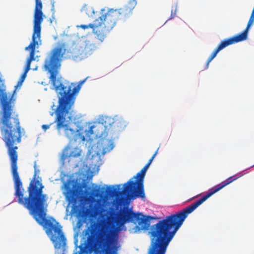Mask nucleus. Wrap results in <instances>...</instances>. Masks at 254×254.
<instances>
[{
  "instance_id": "obj_20",
  "label": "nucleus",
  "mask_w": 254,
  "mask_h": 254,
  "mask_svg": "<svg viewBox=\"0 0 254 254\" xmlns=\"http://www.w3.org/2000/svg\"><path fill=\"white\" fill-rule=\"evenodd\" d=\"M114 147V142L111 140H109L108 146L104 148L103 150L105 152L110 151L111 150H112Z\"/></svg>"
},
{
  "instance_id": "obj_23",
  "label": "nucleus",
  "mask_w": 254,
  "mask_h": 254,
  "mask_svg": "<svg viewBox=\"0 0 254 254\" xmlns=\"http://www.w3.org/2000/svg\"><path fill=\"white\" fill-rule=\"evenodd\" d=\"M44 129V131H46V129L48 128L47 127L43 128Z\"/></svg>"
},
{
  "instance_id": "obj_24",
  "label": "nucleus",
  "mask_w": 254,
  "mask_h": 254,
  "mask_svg": "<svg viewBox=\"0 0 254 254\" xmlns=\"http://www.w3.org/2000/svg\"><path fill=\"white\" fill-rule=\"evenodd\" d=\"M55 106V105H54V104L52 106V108H53V110H54V107Z\"/></svg>"
},
{
  "instance_id": "obj_18",
  "label": "nucleus",
  "mask_w": 254,
  "mask_h": 254,
  "mask_svg": "<svg viewBox=\"0 0 254 254\" xmlns=\"http://www.w3.org/2000/svg\"><path fill=\"white\" fill-rule=\"evenodd\" d=\"M30 69L29 68H27L26 67H25V69H24V72L22 73V74L21 75L19 80H18L17 83V85L16 86H15V90L13 91V92L15 90H16V89L18 87H20L22 84V83L23 82V81H24L26 76H27V72H28V71L30 70Z\"/></svg>"
},
{
  "instance_id": "obj_2",
  "label": "nucleus",
  "mask_w": 254,
  "mask_h": 254,
  "mask_svg": "<svg viewBox=\"0 0 254 254\" xmlns=\"http://www.w3.org/2000/svg\"><path fill=\"white\" fill-rule=\"evenodd\" d=\"M65 46L61 44L54 48L44 64V67L50 73V79L58 98V105L55 110L57 127H68L72 123V118L69 113L74 104L76 94L86 80H81L77 85L61 76L57 78L61 62L65 53Z\"/></svg>"
},
{
  "instance_id": "obj_9",
  "label": "nucleus",
  "mask_w": 254,
  "mask_h": 254,
  "mask_svg": "<svg viewBox=\"0 0 254 254\" xmlns=\"http://www.w3.org/2000/svg\"><path fill=\"white\" fill-rule=\"evenodd\" d=\"M152 237L148 254H165L172 240V231H150Z\"/></svg>"
},
{
  "instance_id": "obj_19",
  "label": "nucleus",
  "mask_w": 254,
  "mask_h": 254,
  "mask_svg": "<svg viewBox=\"0 0 254 254\" xmlns=\"http://www.w3.org/2000/svg\"><path fill=\"white\" fill-rule=\"evenodd\" d=\"M106 192L107 195L113 196L117 194L118 190L116 189L109 187L107 189Z\"/></svg>"
},
{
  "instance_id": "obj_17",
  "label": "nucleus",
  "mask_w": 254,
  "mask_h": 254,
  "mask_svg": "<svg viewBox=\"0 0 254 254\" xmlns=\"http://www.w3.org/2000/svg\"><path fill=\"white\" fill-rule=\"evenodd\" d=\"M81 11L86 13L89 17H93L95 14L93 8L87 4H84L82 7Z\"/></svg>"
},
{
  "instance_id": "obj_3",
  "label": "nucleus",
  "mask_w": 254,
  "mask_h": 254,
  "mask_svg": "<svg viewBox=\"0 0 254 254\" xmlns=\"http://www.w3.org/2000/svg\"><path fill=\"white\" fill-rule=\"evenodd\" d=\"M94 205L90 204L91 211L95 216L102 219L91 222L90 226L83 233L87 237L84 247H80V254L93 249L96 245L106 253H111L118 250V236L115 230L116 218L111 216H106V210L99 199H95Z\"/></svg>"
},
{
  "instance_id": "obj_6",
  "label": "nucleus",
  "mask_w": 254,
  "mask_h": 254,
  "mask_svg": "<svg viewBox=\"0 0 254 254\" xmlns=\"http://www.w3.org/2000/svg\"><path fill=\"white\" fill-rule=\"evenodd\" d=\"M241 175L236 174L230 177L219 184L209 189L205 194L203 195L201 197L196 200L195 202L186 207L181 211L176 213V232L182 226L184 221L189 214L192 212L196 208H197L213 194L217 192L225 186L232 183L233 181L236 180L241 177Z\"/></svg>"
},
{
  "instance_id": "obj_7",
  "label": "nucleus",
  "mask_w": 254,
  "mask_h": 254,
  "mask_svg": "<svg viewBox=\"0 0 254 254\" xmlns=\"http://www.w3.org/2000/svg\"><path fill=\"white\" fill-rule=\"evenodd\" d=\"M42 2L41 0H35V6L34 13L33 33L32 41L25 48V51L30 50V55L28 58L25 67L30 69L32 61L35 60V49L41 45V24L44 19V14L42 12Z\"/></svg>"
},
{
  "instance_id": "obj_16",
  "label": "nucleus",
  "mask_w": 254,
  "mask_h": 254,
  "mask_svg": "<svg viewBox=\"0 0 254 254\" xmlns=\"http://www.w3.org/2000/svg\"><path fill=\"white\" fill-rule=\"evenodd\" d=\"M65 196L66 200L68 201L69 203H71L74 202L76 200V192L72 188L68 187L66 189Z\"/></svg>"
},
{
  "instance_id": "obj_22",
  "label": "nucleus",
  "mask_w": 254,
  "mask_h": 254,
  "mask_svg": "<svg viewBox=\"0 0 254 254\" xmlns=\"http://www.w3.org/2000/svg\"><path fill=\"white\" fill-rule=\"evenodd\" d=\"M42 127H49V126L47 125H43Z\"/></svg>"
},
{
  "instance_id": "obj_11",
  "label": "nucleus",
  "mask_w": 254,
  "mask_h": 254,
  "mask_svg": "<svg viewBox=\"0 0 254 254\" xmlns=\"http://www.w3.org/2000/svg\"><path fill=\"white\" fill-rule=\"evenodd\" d=\"M93 128H89L88 130H84V128H77L76 130L73 128H64V132L65 136L71 140L76 141L80 140L82 141L85 140L91 142L93 140Z\"/></svg>"
},
{
  "instance_id": "obj_12",
  "label": "nucleus",
  "mask_w": 254,
  "mask_h": 254,
  "mask_svg": "<svg viewBox=\"0 0 254 254\" xmlns=\"http://www.w3.org/2000/svg\"><path fill=\"white\" fill-rule=\"evenodd\" d=\"M124 121L118 116H116L114 117L111 116L100 115L98 118L93 122H89L87 124L88 127H96L98 125L102 126L104 127H110L113 124H116V125L118 126L119 124L121 125V123Z\"/></svg>"
},
{
  "instance_id": "obj_14",
  "label": "nucleus",
  "mask_w": 254,
  "mask_h": 254,
  "mask_svg": "<svg viewBox=\"0 0 254 254\" xmlns=\"http://www.w3.org/2000/svg\"><path fill=\"white\" fill-rule=\"evenodd\" d=\"M69 150V147H66L64 149L62 155V159L64 161L69 157L75 158L81 155V150L77 147L74 148L71 151H70Z\"/></svg>"
},
{
  "instance_id": "obj_4",
  "label": "nucleus",
  "mask_w": 254,
  "mask_h": 254,
  "mask_svg": "<svg viewBox=\"0 0 254 254\" xmlns=\"http://www.w3.org/2000/svg\"><path fill=\"white\" fill-rule=\"evenodd\" d=\"M137 4L136 0H129L127 4L119 9H110L99 17L100 22L88 25L81 24L77 27L83 29L91 28L97 38L103 42L107 33L110 31L119 22H124L132 14V10Z\"/></svg>"
},
{
  "instance_id": "obj_1",
  "label": "nucleus",
  "mask_w": 254,
  "mask_h": 254,
  "mask_svg": "<svg viewBox=\"0 0 254 254\" xmlns=\"http://www.w3.org/2000/svg\"><path fill=\"white\" fill-rule=\"evenodd\" d=\"M20 129L1 128V132L3 133V139L7 148V154L10 161L11 172L14 184V195L17 198L18 202L26 208L36 221L44 227L55 248H62L64 250L66 238L59 223L53 218H46L48 197L43 193L44 186L40 181L36 180V173L27 188L28 196L24 197L22 183L17 171L18 153L16 150L18 147L14 146L21 141Z\"/></svg>"
},
{
  "instance_id": "obj_8",
  "label": "nucleus",
  "mask_w": 254,
  "mask_h": 254,
  "mask_svg": "<svg viewBox=\"0 0 254 254\" xmlns=\"http://www.w3.org/2000/svg\"><path fill=\"white\" fill-rule=\"evenodd\" d=\"M149 164H146L144 167L137 173L132 179L135 181L130 180L124 185V193L128 200H134L138 197L144 199L145 194L144 190V179L146 172L149 167Z\"/></svg>"
},
{
  "instance_id": "obj_15",
  "label": "nucleus",
  "mask_w": 254,
  "mask_h": 254,
  "mask_svg": "<svg viewBox=\"0 0 254 254\" xmlns=\"http://www.w3.org/2000/svg\"><path fill=\"white\" fill-rule=\"evenodd\" d=\"M82 187L85 188L83 194L86 197L94 198L101 195L100 190L99 189H93L92 191H90L91 189L90 187L88 186L86 184H84Z\"/></svg>"
},
{
  "instance_id": "obj_13",
  "label": "nucleus",
  "mask_w": 254,
  "mask_h": 254,
  "mask_svg": "<svg viewBox=\"0 0 254 254\" xmlns=\"http://www.w3.org/2000/svg\"><path fill=\"white\" fill-rule=\"evenodd\" d=\"M238 43V42L233 37L225 39L218 45L216 49L213 51L211 56L209 57L207 61L205 68H208L209 63L216 56L217 54L220 51L225 48V47L234 43Z\"/></svg>"
},
{
  "instance_id": "obj_5",
  "label": "nucleus",
  "mask_w": 254,
  "mask_h": 254,
  "mask_svg": "<svg viewBox=\"0 0 254 254\" xmlns=\"http://www.w3.org/2000/svg\"><path fill=\"white\" fill-rule=\"evenodd\" d=\"M15 91L12 94L6 92L4 81L0 76V104L2 116L0 123L3 127H20L18 115L13 112L15 106Z\"/></svg>"
},
{
  "instance_id": "obj_21",
  "label": "nucleus",
  "mask_w": 254,
  "mask_h": 254,
  "mask_svg": "<svg viewBox=\"0 0 254 254\" xmlns=\"http://www.w3.org/2000/svg\"><path fill=\"white\" fill-rule=\"evenodd\" d=\"M157 153V151H156L155 153L153 155V156H152V157L149 160L147 164H149V165H150L151 163H152L153 160L154 159V157H155V156L156 155Z\"/></svg>"
},
{
  "instance_id": "obj_10",
  "label": "nucleus",
  "mask_w": 254,
  "mask_h": 254,
  "mask_svg": "<svg viewBox=\"0 0 254 254\" xmlns=\"http://www.w3.org/2000/svg\"><path fill=\"white\" fill-rule=\"evenodd\" d=\"M153 219L150 216L145 217L141 213H134L128 207H124L121 210L117 220L119 223L125 224L127 222H138L137 227L139 230H148L150 226V221Z\"/></svg>"
}]
</instances>
